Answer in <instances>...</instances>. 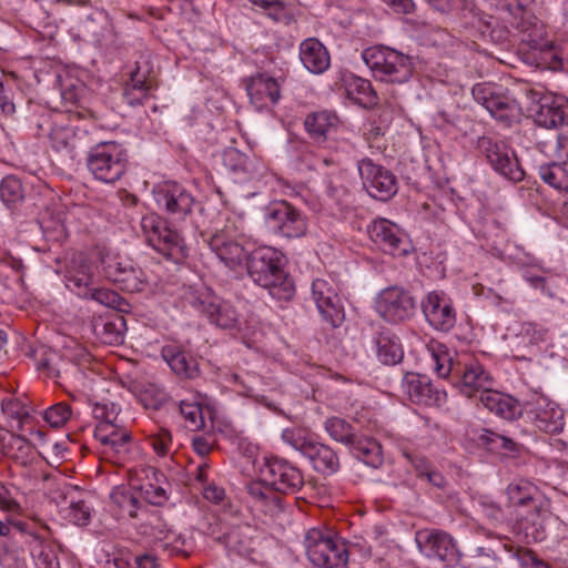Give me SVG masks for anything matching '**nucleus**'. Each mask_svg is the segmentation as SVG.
<instances>
[{"label": "nucleus", "mask_w": 568, "mask_h": 568, "mask_svg": "<svg viewBox=\"0 0 568 568\" xmlns=\"http://www.w3.org/2000/svg\"><path fill=\"white\" fill-rule=\"evenodd\" d=\"M141 81L144 82V84L158 88V80L156 77L149 63V61H136L134 69L130 72V79L129 81Z\"/></svg>", "instance_id": "obj_55"}, {"label": "nucleus", "mask_w": 568, "mask_h": 568, "mask_svg": "<svg viewBox=\"0 0 568 568\" xmlns=\"http://www.w3.org/2000/svg\"><path fill=\"white\" fill-rule=\"evenodd\" d=\"M404 387L409 399L415 404L432 406L440 400V393L426 375L408 373L404 379Z\"/></svg>", "instance_id": "obj_31"}, {"label": "nucleus", "mask_w": 568, "mask_h": 568, "mask_svg": "<svg viewBox=\"0 0 568 568\" xmlns=\"http://www.w3.org/2000/svg\"><path fill=\"white\" fill-rule=\"evenodd\" d=\"M528 97L535 106V122L542 128L552 129L568 123V102L560 97L544 94L537 90H528Z\"/></svg>", "instance_id": "obj_13"}, {"label": "nucleus", "mask_w": 568, "mask_h": 568, "mask_svg": "<svg viewBox=\"0 0 568 568\" xmlns=\"http://www.w3.org/2000/svg\"><path fill=\"white\" fill-rule=\"evenodd\" d=\"M428 349L432 353L438 376L443 378L452 377L454 379L464 363V358L460 359L455 351L449 349L442 343L432 342Z\"/></svg>", "instance_id": "obj_37"}, {"label": "nucleus", "mask_w": 568, "mask_h": 568, "mask_svg": "<svg viewBox=\"0 0 568 568\" xmlns=\"http://www.w3.org/2000/svg\"><path fill=\"white\" fill-rule=\"evenodd\" d=\"M180 412L185 419V427L191 432H197L204 428L205 422L203 410L200 404L182 400Z\"/></svg>", "instance_id": "obj_50"}, {"label": "nucleus", "mask_w": 568, "mask_h": 568, "mask_svg": "<svg viewBox=\"0 0 568 568\" xmlns=\"http://www.w3.org/2000/svg\"><path fill=\"white\" fill-rule=\"evenodd\" d=\"M405 457L409 462V464L414 467L417 473V476L423 478L427 475V473L432 469L428 460L423 456L413 455L409 453H405Z\"/></svg>", "instance_id": "obj_64"}, {"label": "nucleus", "mask_w": 568, "mask_h": 568, "mask_svg": "<svg viewBox=\"0 0 568 568\" xmlns=\"http://www.w3.org/2000/svg\"><path fill=\"white\" fill-rule=\"evenodd\" d=\"M304 485L302 471L286 460L267 459L260 468V478L247 485V494L254 506L265 514L274 515L282 509L280 494H294Z\"/></svg>", "instance_id": "obj_1"}, {"label": "nucleus", "mask_w": 568, "mask_h": 568, "mask_svg": "<svg viewBox=\"0 0 568 568\" xmlns=\"http://www.w3.org/2000/svg\"><path fill=\"white\" fill-rule=\"evenodd\" d=\"M471 94L475 101L490 113L497 121L510 126L520 120L521 106L508 92L501 91L496 84L489 82L477 83Z\"/></svg>", "instance_id": "obj_8"}, {"label": "nucleus", "mask_w": 568, "mask_h": 568, "mask_svg": "<svg viewBox=\"0 0 568 568\" xmlns=\"http://www.w3.org/2000/svg\"><path fill=\"white\" fill-rule=\"evenodd\" d=\"M85 162L95 180L113 184L126 173L129 153L118 141H101L89 150Z\"/></svg>", "instance_id": "obj_4"}, {"label": "nucleus", "mask_w": 568, "mask_h": 568, "mask_svg": "<svg viewBox=\"0 0 568 568\" xmlns=\"http://www.w3.org/2000/svg\"><path fill=\"white\" fill-rule=\"evenodd\" d=\"M501 435L491 430L485 429L478 437V444L487 448L488 450L496 453L499 450V444Z\"/></svg>", "instance_id": "obj_63"}, {"label": "nucleus", "mask_w": 568, "mask_h": 568, "mask_svg": "<svg viewBox=\"0 0 568 568\" xmlns=\"http://www.w3.org/2000/svg\"><path fill=\"white\" fill-rule=\"evenodd\" d=\"M50 136L53 142V146L59 150L72 144L73 132L68 128H57L52 130Z\"/></svg>", "instance_id": "obj_62"}, {"label": "nucleus", "mask_w": 568, "mask_h": 568, "mask_svg": "<svg viewBox=\"0 0 568 568\" xmlns=\"http://www.w3.org/2000/svg\"><path fill=\"white\" fill-rule=\"evenodd\" d=\"M454 385L468 398L478 397L483 392L494 387L491 374L475 358L464 357V363L456 374Z\"/></svg>", "instance_id": "obj_17"}, {"label": "nucleus", "mask_w": 568, "mask_h": 568, "mask_svg": "<svg viewBox=\"0 0 568 568\" xmlns=\"http://www.w3.org/2000/svg\"><path fill=\"white\" fill-rule=\"evenodd\" d=\"M347 98L363 108H372L377 104V94L372 83L359 77L352 78L346 84Z\"/></svg>", "instance_id": "obj_42"}, {"label": "nucleus", "mask_w": 568, "mask_h": 568, "mask_svg": "<svg viewBox=\"0 0 568 568\" xmlns=\"http://www.w3.org/2000/svg\"><path fill=\"white\" fill-rule=\"evenodd\" d=\"M94 437L104 446V454L125 455L131 439L130 433L116 422H99Z\"/></svg>", "instance_id": "obj_29"}, {"label": "nucleus", "mask_w": 568, "mask_h": 568, "mask_svg": "<svg viewBox=\"0 0 568 568\" xmlns=\"http://www.w3.org/2000/svg\"><path fill=\"white\" fill-rule=\"evenodd\" d=\"M111 508L119 519L129 520L133 525L152 526L156 516L141 499L136 489L125 486L113 488L111 495Z\"/></svg>", "instance_id": "obj_10"}, {"label": "nucleus", "mask_w": 568, "mask_h": 568, "mask_svg": "<svg viewBox=\"0 0 568 568\" xmlns=\"http://www.w3.org/2000/svg\"><path fill=\"white\" fill-rule=\"evenodd\" d=\"M300 59L308 71L317 74L326 71L331 64L327 49L315 38L302 41L300 44Z\"/></svg>", "instance_id": "obj_34"}, {"label": "nucleus", "mask_w": 568, "mask_h": 568, "mask_svg": "<svg viewBox=\"0 0 568 568\" xmlns=\"http://www.w3.org/2000/svg\"><path fill=\"white\" fill-rule=\"evenodd\" d=\"M478 398L487 410L505 419H514L520 414L519 404L515 398L497 392L493 387L483 392Z\"/></svg>", "instance_id": "obj_36"}, {"label": "nucleus", "mask_w": 568, "mask_h": 568, "mask_svg": "<svg viewBox=\"0 0 568 568\" xmlns=\"http://www.w3.org/2000/svg\"><path fill=\"white\" fill-rule=\"evenodd\" d=\"M152 532L155 538V547L169 555H178L187 557L192 551V542L184 538L181 534H176L171 529H155Z\"/></svg>", "instance_id": "obj_39"}, {"label": "nucleus", "mask_w": 568, "mask_h": 568, "mask_svg": "<svg viewBox=\"0 0 568 568\" xmlns=\"http://www.w3.org/2000/svg\"><path fill=\"white\" fill-rule=\"evenodd\" d=\"M525 410L541 432L557 434L564 428L562 410L555 402L542 394H531L525 403Z\"/></svg>", "instance_id": "obj_14"}, {"label": "nucleus", "mask_w": 568, "mask_h": 568, "mask_svg": "<svg viewBox=\"0 0 568 568\" xmlns=\"http://www.w3.org/2000/svg\"><path fill=\"white\" fill-rule=\"evenodd\" d=\"M115 284L123 291L135 293L142 292L148 286L149 278L140 267L130 263Z\"/></svg>", "instance_id": "obj_45"}, {"label": "nucleus", "mask_w": 568, "mask_h": 568, "mask_svg": "<svg viewBox=\"0 0 568 568\" xmlns=\"http://www.w3.org/2000/svg\"><path fill=\"white\" fill-rule=\"evenodd\" d=\"M0 197L9 207L21 203L24 199V189L21 180L14 175L3 178L0 183Z\"/></svg>", "instance_id": "obj_47"}, {"label": "nucleus", "mask_w": 568, "mask_h": 568, "mask_svg": "<svg viewBox=\"0 0 568 568\" xmlns=\"http://www.w3.org/2000/svg\"><path fill=\"white\" fill-rule=\"evenodd\" d=\"M251 534L252 528L248 525L235 526L229 528L222 536H217L216 540L223 542L230 551L241 556H250L254 550Z\"/></svg>", "instance_id": "obj_38"}, {"label": "nucleus", "mask_w": 568, "mask_h": 568, "mask_svg": "<svg viewBox=\"0 0 568 568\" xmlns=\"http://www.w3.org/2000/svg\"><path fill=\"white\" fill-rule=\"evenodd\" d=\"M83 298H91L98 303L105 305L111 308H115L120 304V296L114 291L108 288H98L91 285L89 287L88 295L82 296Z\"/></svg>", "instance_id": "obj_56"}, {"label": "nucleus", "mask_w": 568, "mask_h": 568, "mask_svg": "<svg viewBox=\"0 0 568 568\" xmlns=\"http://www.w3.org/2000/svg\"><path fill=\"white\" fill-rule=\"evenodd\" d=\"M92 413L99 422H116L119 415L114 404H95Z\"/></svg>", "instance_id": "obj_61"}, {"label": "nucleus", "mask_w": 568, "mask_h": 568, "mask_svg": "<svg viewBox=\"0 0 568 568\" xmlns=\"http://www.w3.org/2000/svg\"><path fill=\"white\" fill-rule=\"evenodd\" d=\"M371 240L390 255H406L408 243L400 229L387 219H376L368 226Z\"/></svg>", "instance_id": "obj_25"}, {"label": "nucleus", "mask_w": 568, "mask_h": 568, "mask_svg": "<svg viewBox=\"0 0 568 568\" xmlns=\"http://www.w3.org/2000/svg\"><path fill=\"white\" fill-rule=\"evenodd\" d=\"M503 19L519 31H527L535 17L520 0H504L500 7Z\"/></svg>", "instance_id": "obj_40"}, {"label": "nucleus", "mask_w": 568, "mask_h": 568, "mask_svg": "<svg viewBox=\"0 0 568 568\" xmlns=\"http://www.w3.org/2000/svg\"><path fill=\"white\" fill-rule=\"evenodd\" d=\"M2 413L12 422L16 423L19 429L30 418L28 406L20 399L14 397H7L1 403Z\"/></svg>", "instance_id": "obj_48"}, {"label": "nucleus", "mask_w": 568, "mask_h": 568, "mask_svg": "<svg viewBox=\"0 0 568 568\" xmlns=\"http://www.w3.org/2000/svg\"><path fill=\"white\" fill-rule=\"evenodd\" d=\"M92 329L97 338L106 345H118L123 342L125 320L116 312L99 316L92 321Z\"/></svg>", "instance_id": "obj_33"}, {"label": "nucleus", "mask_w": 568, "mask_h": 568, "mask_svg": "<svg viewBox=\"0 0 568 568\" xmlns=\"http://www.w3.org/2000/svg\"><path fill=\"white\" fill-rule=\"evenodd\" d=\"M154 199L159 209L178 219L189 214L194 204V199L190 192L178 183L171 182L160 184L154 190Z\"/></svg>", "instance_id": "obj_26"}, {"label": "nucleus", "mask_w": 568, "mask_h": 568, "mask_svg": "<svg viewBox=\"0 0 568 568\" xmlns=\"http://www.w3.org/2000/svg\"><path fill=\"white\" fill-rule=\"evenodd\" d=\"M324 426L325 430L334 440L349 447L357 438L352 425L341 417L333 416L327 418Z\"/></svg>", "instance_id": "obj_46"}, {"label": "nucleus", "mask_w": 568, "mask_h": 568, "mask_svg": "<svg viewBox=\"0 0 568 568\" xmlns=\"http://www.w3.org/2000/svg\"><path fill=\"white\" fill-rule=\"evenodd\" d=\"M193 305L220 328L231 329L237 326L239 313L235 307L209 290L201 292Z\"/></svg>", "instance_id": "obj_19"}, {"label": "nucleus", "mask_w": 568, "mask_h": 568, "mask_svg": "<svg viewBox=\"0 0 568 568\" xmlns=\"http://www.w3.org/2000/svg\"><path fill=\"white\" fill-rule=\"evenodd\" d=\"M128 477L130 486L138 490L148 506H162L166 503L169 483L156 468L141 465L129 469Z\"/></svg>", "instance_id": "obj_11"}, {"label": "nucleus", "mask_w": 568, "mask_h": 568, "mask_svg": "<svg viewBox=\"0 0 568 568\" xmlns=\"http://www.w3.org/2000/svg\"><path fill=\"white\" fill-rule=\"evenodd\" d=\"M130 264L129 261L122 260L115 255H105L101 260L102 272L106 278L115 283L121 276L122 272L126 270Z\"/></svg>", "instance_id": "obj_53"}, {"label": "nucleus", "mask_w": 568, "mask_h": 568, "mask_svg": "<svg viewBox=\"0 0 568 568\" xmlns=\"http://www.w3.org/2000/svg\"><path fill=\"white\" fill-rule=\"evenodd\" d=\"M140 227L145 242L168 260L179 262L187 256L183 237L162 216L146 214L141 219Z\"/></svg>", "instance_id": "obj_7"}, {"label": "nucleus", "mask_w": 568, "mask_h": 568, "mask_svg": "<svg viewBox=\"0 0 568 568\" xmlns=\"http://www.w3.org/2000/svg\"><path fill=\"white\" fill-rule=\"evenodd\" d=\"M251 103L263 110L276 104L281 98V83L267 73H256L244 80Z\"/></svg>", "instance_id": "obj_27"}, {"label": "nucleus", "mask_w": 568, "mask_h": 568, "mask_svg": "<svg viewBox=\"0 0 568 568\" xmlns=\"http://www.w3.org/2000/svg\"><path fill=\"white\" fill-rule=\"evenodd\" d=\"M507 508L517 524L535 525L548 510L550 501L532 481L518 478L505 489Z\"/></svg>", "instance_id": "obj_3"}, {"label": "nucleus", "mask_w": 568, "mask_h": 568, "mask_svg": "<svg viewBox=\"0 0 568 568\" xmlns=\"http://www.w3.org/2000/svg\"><path fill=\"white\" fill-rule=\"evenodd\" d=\"M162 357L180 377L194 379L200 375L197 359L178 345H165L162 348Z\"/></svg>", "instance_id": "obj_32"}, {"label": "nucleus", "mask_w": 568, "mask_h": 568, "mask_svg": "<svg viewBox=\"0 0 568 568\" xmlns=\"http://www.w3.org/2000/svg\"><path fill=\"white\" fill-rule=\"evenodd\" d=\"M294 446L307 457L314 468L323 474H334L339 468L337 454L327 445L306 438H298Z\"/></svg>", "instance_id": "obj_28"}, {"label": "nucleus", "mask_w": 568, "mask_h": 568, "mask_svg": "<svg viewBox=\"0 0 568 568\" xmlns=\"http://www.w3.org/2000/svg\"><path fill=\"white\" fill-rule=\"evenodd\" d=\"M93 267L82 253L74 254L67 266V287L77 295H88L89 287L93 285Z\"/></svg>", "instance_id": "obj_30"}, {"label": "nucleus", "mask_w": 568, "mask_h": 568, "mask_svg": "<svg viewBox=\"0 0 568 568\" xmlns=\"http://www.w3.org/2000/svg\"><path fill=\"white\" fill-rule=\"evenodd\" d=\"M242 234L237 233L231 225L215 232L209 240L212 252L229 268L235 270L246 261L248 254L241 242Z\"/></svg>", "instance_id": "obj_16"}, {"label": "nucleus", "mask_w": 568, "mask_h": 568, "mask_svg": "<svg viewBox=\"0 0 568 568\" xmlns=\"http://www.w3.org/2000/svg\"><path fill=\"white\" fill-rule=\"evenodd\" d=\"M72 415L71 407L67 403H58L49 407L43 415V418L51 427L60 428L65 425Z\"/></svg>", "instance_id": "obj_52"}, {"label": "nucleus", "mask_w": 568, "mask_h": 568, "mask_svg": "<svg viewBox=\"0 0 568 568\" xmlns=\"http://www.w3.org/2000/svg\"><path fill=\"white\" fill-rule=\"evenodd\" d=\"M416 542L427 557H434L453 566L458 561V552L453 538L437 529H422L416 532Z\"/></svg>", "instance_id": "obj_22"}, {"label": "nucleus", "mask_w": 568, "mask_h": 568, "mask_svg": "<svg viewBox=\"0 0 568 568\" xmlns=\"http://www.w3.org/2000/svg\"><path fill=\"white\" fill-rule=\"evenodd\" d=\"M363 60L376 80L388 83H404L414 71L409 57L384 45H375L364 50Z\"/></svg>", "instance_id": "obj_5"}, {"label": "nucleus", "mask_w": 568, "mask_h": 568, "mask_svg": "<svg viewBox=\"0 0 568 568\" xmlns=\"http://www.w3.org/2000/svg\"><path fill=\"white\" fill-rule=\"evenodd\" d=\"M377 311L388 322H402L413 316L415 301L407 291L389 287L379 294Z\"/></svg>", "instance_id": "obj_24"}, {"label": "nucleus", "mask_w": 568, "mask_h": 568, "mask_svg": "<svg viewBox=\"0 0 568 568\" xmlns=\"http://www.w3.org/2000/svg\"><path fill=\"white\" fill-rule=\"evenodd\" d=\"M156 89L139 80L134 82L128 80L123 87V97L130 105H138L151 98Z\"/></svg>", "instance_id": "obj_49"}, {"label": "nucleus", "mask_w": 568, "mask_h": 568, "mask_svg": "<svg viewBox=\"0 0 568 568\" xmlns=\"http://www.w3.org/2000/svg\"><path fill=\"white\" fill-rule=\"evenodd\" d=\"M358 171L364 187L372 197L388 201L397 193L396 176L389 170L375 164L371 159H363L358 163Z\"/></svg>", "instance_id": "obj_15"}, {"label": "nucleus", "mask_w": 568, "mask_h": 568, "mask_svg": "<svg viewBox=\"0 0 568 568\" xmlns=\"http://www.w3.org/2000/svg\"><path fill=\"white\" fill-rule=\"evenodd\" d=\"M339 119L331 111H317L306 115L304 128L312 140L317 143L327 141L328 136L337 130Z\"/></svg>", "instance_id": "obj_35"}, {"label": "nucleus", "mask_w": 568, "mask_h": 568, "mask_svg": "<svg viewBox=\"0 0 568 568\" xmlns=\"http://www.w3.org/2000/svg\"><path fill=\"white\" fill-rule=\"evenodd\" d=\"M55 84L59 87L62 106L70 111L75 106L83 92L82 84L78 80L69 75L68 72L64 74H58Z\"/></svg>", "instance_id": "obj_44"}, {"label": "nucleus", "mask_w": 568, "mask_h": 568, "mask_svg": "<svg viewBox=\"0 0 568 568\" xmlns=\"http://www.w3.org/2000/svg\"><path fill=\"white\" fill-rule=\"evenodd\" d=\"M308 559L321 568H345L348 562L346 541L331 530L312 528L305 535Z\"/></svg>", "instance_id": "obj_6"}, {"label": "nucleus", "mask_w": 568, "mask_h": 568, "mask_svg": "<svg viewBox=\"0 0 568 568\" xmlns=\"http://www.w3.org/2000/svg\"><path fill=\"white\" fill-rule=\"evenodd\" d=\"M90 510L83 500L72 501L68 508L67 517L78 526H85L90 520Z\"/></svg>", "instance_id": "obj_57"}, {"label": "nucleus", "mask_w": 568, "mask_h": 568, "mask_svg": "<svg viewBox=\"0 0 568 568\" xmlns=\"http://www.w3.org/2000/svg\"><path fill=\"white\" fill-rule=\"evenodd\" d=\"M149 442L156 455L164 457L170 454L172 448V436L169 429L159 428L155 433L150 435Z\"/></svg>", "instance_id": "obj_54"}, {"label": "nucleus", "mask_w": 568, "mask_h": 568, "mask_svg": "<svg viewBox=\"0 0 568 568\" xmlns=\"http://www.w3.org/2000/svg\"><path fill=\"white\" fill-rule=\"evenodd\" d=\"M555 160L539 166L541 180L559 192H568V136L558 135L552 144Z\"/></svg>", "instance_id": "obj_23"}, {"label": "nucleus", "mask_w": 568, "mask_h": 568, "mask_svg": "<svg viewBox=\"0 0 568 568\" xmlns=\"http://www.w3.org/2000/svg\"><path fill=\"white\" fill-rule=\"evenodd\" d=\"M420 306L426 322L435 331L448 333L455 327L457 313L452 298L445 292H428Z\"/></svg>", "instance_id": "obj_12"}, {"label": "nucleus", "mask_w": 568, "mask_h": 568, "mask_svg": "<svg viewBox=\"0 0 568 568\" xmlns=\"http://www.w3.org/2000/svg\"><path fill=\"white\" fill-rule=\"evenodd\" d=\"M254 6L261 8L270 18L275 21H286L290 19V12L282 0H248Z\"/></svg>", "instance_id": "obj_51"}, {"label": "nucleus", "mask_w": 568, "mask_h": 568, "mask_svg": "<svg viewBox=\"0 0 568 568\" xmlns=\"http://www.w3.org/2000/svg\"><path fill=\"white\" fill-rule=\"evenodd\" d=\"M245 262L248 276L273 297L288 301L294 296V284L284 271L283 256L277 250L271 246L257 247Z\"/></svg>", "instance_id": "obj_2"}, {"label": "nucleus", "mask_w": 568, "mask_h": 568, "mask_svg": "<svg viewBox=\"0 0 568 568\" xmlns=\"http://www.w3.org/2000/svg\"><path fill=\"white\" fill-rule=\"evenodd\" d=\"M479 148L485 152L486 158L495 171L513 182H520L525 178V171L520 166L514 151L504 143L493 142L490 139L481 138Z\"/></svg>", "instance_id": "obj_20"}, {"label": "nucleus", "mask_w": 568, "mask_h": 568, "mask_svg": "<svg viewBox=\"0 0 568 568\" xmlns=\"http://www.w3.org/2000/svg\"><path fill=\"white\" fill-rule=\"evenodd\" d=\"M267 226L277 235L300 239L306 234V217L287 201L271 202L264 214Z\"/></svg>", "instance_id": "obj_9"}, {"label": "nucleus", "mask_w": 568, "mask_h": 568, "mask_svg": "<svg viewBox=\"0 0 568 568\" xmlns=\"http://www.w3.org/2000/svg\"><path fill=\"white\" fill-rule=\"evenodd\" d=\"M312 295L325 321L337 327L344 320V307L334 280L316 278L312 284Z\"/></svg>", "instance_id": "obj_18"}, {"label": "nucleus", "mask_w": 568, "mask_h": 568, "mask_svg": "<svg viewBox=\"0 0 568 568\" xmlns=\"http://www.w3.org/2000/svg\"><path fill=\"white\" fill-rule=\"evenodd\" d=\"M519 335L530 344H537L545 339L546 331L534 323H525Z\"/></svg>", "instance_id": "obj_60"}, {"label": "nucleus", "mask_w": 568, "mask_h": 568, "mask_svg": "<svg viewBox=\"0 0 568 568\" xmlns=\"http://www.w3.org/2000/svg\"><path fill=\"white\" fill-rule=\"evenodd\" d=\"M377 356L386 365H394L402 361L403 349L399 339L383 332L376 338Z\"/></svg>", "instance_id": "obj_43"}, {"label": "nucleus", "mask_w": 568, "mask_h": 568, "mask_svg": "<svg viewBox=\"0 0 568 568\" xmlns=\"http://www.w3.org/2000/svg\"><path fill=\"white\" fill-rule=\"evenodd\" d=\"M226 163L231 170L235 173H250V161L246 155L240 153L236 150H232L226 153Z\"/></svg>", "instance_id": "obj_59"}, {"label": "nucleus", "mask_w": 568, "mask_h": 568, "mask_svg": "<svg viewBox=\"0 0 568 568\" xmlns=\"http://www.w3.org/2000/svg\"><path fill=\"white\" fill-rule=\"evenodd\" d=\"M479 148L485 152L486 158L495 171L513 182H520L525 178V171L520 166L514 151L504 143L493 142L490 139L481 138Z\"/></svg>", "instance_id": "obj_21"}, {"label": "nucleus", "mask_w": 568, "mask_h": 568, "mask_svg": "<svg viewBox=\"0 0 568 568\" xmlns=\"http://www.w3.org/2000/svg\"><path fill=\"white\" fill-rule=\"evenodd\" d=\"M516 557L521 562V566L526 568L530 566L534 568H549V566L542 559L538 558L537 554L529 548H518Z\"/></svg>", "instance_id": "obj_58"}, {"label": "nucleus", "mask_w": 568, "mask_h": 568, "mask_svg": "<svg viewBox=\"0 0 568 568\" xmlns=\"http://www.w3.org/2000/svg\"><path fill=\"white\" fill-rule=\"evenodd\" d=\"M351 448L359 460L372 468H378L383 465L384 457L381 444L367 437H358L351 445Z\"/></svg>", "instance_id": "obj_41"}]
</instances>
